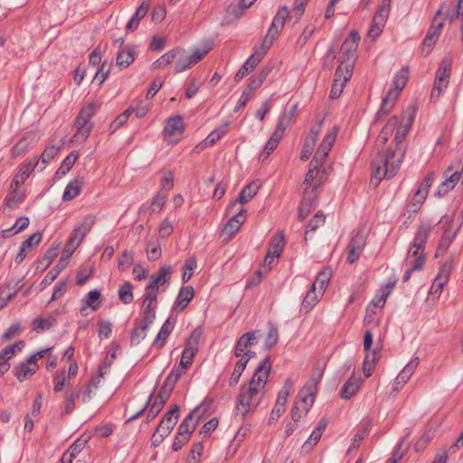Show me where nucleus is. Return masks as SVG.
Returning <instances> with one entry per match:
<instances>
[{
    "label": "nucleus",
    "mask_w": 463,
    "mask_h": 463,
    "mask_svg": "<svg viewBox=\"0 0 463 463\" xmlns=\"http://www.w3.org/2000/svg\"><path fill=\"white\" fill-rule=\"evenodd\" d=\"M270 369V356L267 355L255 369L249 383L241 386L235 407V417L239 420L253 413L261 402Z\"/></svg>",
    "instance_id": "f257e3e1"
},
{
    "label": "nucleus",
    "mask_w": 463,
    "mask_h": 463,
    "mask_svg": "<svg viewBox=\"0 0 463 463\" xmlns=\"http://www.w3.org/2000/svg\"><path fill=\"white\" fill-rule=\"evenodd\" d=\"M403 159V150L389 151L380 154L372 163V175L370 184L376 187L384 179L393 177Z\"/></svg>",
    "instance_id": "f03ea898"
},
{
    "label": "nucleus",
    "mask_w": 463,
    "mask_h": 463,
    "mask_svg": "<svg viewBox=\"0 0 463 463\" xmlns=\"http://www.w3.org/2000/svg\"><path fill=\"white\" fill-rule=\"evenodd\" d=\"M408 79V68L403 67L393 78L394 89L389 90L386 96L383 99L381 107L376 113V119L379 120L382 116L387 115L394 106L401 90L406 85Z\"/></svg>",
    "instance_id": "7ed1b4c3"
},
{
    "label": "nucleus",
    "mask_w": 463,
    "mask_h": 463,
    "mask_svg": "<svg viewBox=\"0 0 463 463\" xmlns=\"http://www.w3.org/2000/svg\"><path fill=\"white\" fill-rule=\"evenodd\" d=\"M95 112L96 105L92 103L80 109L74 123L77 128L72 137L74 142H82L90 136L93 128V124L90 122V119L94 116Z\"/></svg>",
    "instance_id": "20e7f679"
},
{
    "label": "nucleus",
    "mask_w": 463,
    "mask_h": 463,
    "mask_svg": "<svg viewBox=\"0 0 463 463\" xmlns=\"http://www.w3.org/2000/svg\"><path fill=\"white\" fill-rule=\"evenodd\" d=\"M452 65V58L448 55L445 56L437 70L436 80L430 93L431 99H437L441 95L442 91L447 89Z\"/></svg>",
    "instance_id": "39448f33"
},
{
    "label": "nucleus",
    "mask_w": 463,
    "mask_h": 463,
    "mask_svg": "<svg viewBox=\"0 0 463 463\" xmlns=\"http://www.w3.org/2000/svg\"><path fill=\"white\" fill-rule=\"evenodd\" d=\"M289 9L286 5L281 6L278 10L267 34L262 40L261 43L263 44L264 49H269L272 46L274 41L278 38L282 28L284 27L287 19L289 17Z\"/></svg>",
    "instance_id": "423d86ee"
},
{
    "label": "nucleus",
    "mask_w": 463,
    "mask_h": 463,
    "mask_svg": "<svg viewBox=\"0 0 463 463\" xmlns=\"http://www.w3.org/2000/svg\"><path fill=\"white\" fill-rule=\"evenodd\" d=\"M391 10V0H383L374 14L369 31L368 36L376 39L383 32Z\"/></svg>",
    "instance_id": "0eeeda50"
},
{
    "label": "nucleus",
    "mask_w": 463,
    "mask_h": 463,
    "mask_svg": "<svg viewBox=\"0 0 463 463\" xmlns=\"http://www.w3.org/2000/svg\"><path fill=\"white\" fill-rule=\"evenodd\" d=\"M289 119V117H288L286 114H283L282 116L279 117L275 130L273 131L271 137L266 143L264 149L260 154V160L267 159L269 154L273 152L274 149L278 146L279 141L282 139L284 136Z\"/></svg>",
    "instance_id": "6e6552de"
},
{
    "label": "nucleus",
    "mask_w": 463,
    "mask_h": 463,
    "mask_svg": "<svg viewBox=\"0 0 463 463\" xmlns=\"http://www.w3.org/2000/svg\"><path fill=\"white\" fill-rule=\"evenodd\" d=\"M172 273L171 266L161 267L157 272L150 277V281L146 287V291H155L156 295L161 291H165L163 287L169 284Z\"/></svg>",
    "instance_id": "1a4fd4ad"
},
{
    "label": "nucleus",
    "mask_w": 463,
    "mask_h": 463,
    "mask_svg": "<svg viewBox=\"0 0 463 463\" xmlns=\"http://www.w3.org/2000/svg\"><path fill=\"white\" fill-rule=\"evenodd\" d=\"M326 175V171L325 168L321 170L320 168H315L314 166H310L308 172L305 176V180L302 183L304 194H316L315 192L317 189V187L323 184L324 176Z\"/></svg>",
    "instance_id": "9d476101"
},
{
    "label": "nucleus",
    "mask_w": 463,
    "mask_h": 463,
    "mask_svg": "<svg viewBox=\"0 0 463 463\" xmlns=\"http://www.w3.org/2000/svg\"><path fill=\"white\" fill-rule=\"evenodd\" d=\"M152 397H153V395L151 394L146 404L136 414L129 417L128 421H132V420L137 419L141 414H143V412L146 411V409L148 406H149V409L146 413V421L149 422L152 420H154L155 417L161 411V410L164 407V404L165 403V402L168 398H165V393H162V392L160 391L158 395L155 398L154 402L151 405H149Z\"/></svg>",
    "instance_id": "9b49d317"
},
{
    "label": "nucleus",
    "mask_w": 463,
    "mask_h": 463,
    "mask_svg": "<svg viewBox=\"0 0 463 463\" xmlns=\"http://www.w3.org/2000/svg\"><path fill=\"white\" fill-rule=\"evenodd\" d=\"M269 49H264L261 43L260 47L256 48L254 52L247 59L242 67L235 74V81H241L247 74L251 72L260 62Z\"/></svg>",
    "instance_id": "f8f14e48"
},
{
    "label": "nucleus",
    "mask_w": 463,
    "mask_h": 463,
    "mask_svg": "<svg viewBox=\"0 0 463 463\" xmlns=\"http://www.w3.org/2000/svg\"><path fill=\"white\" fill-rule=\"evenodd\" d=\"M366 238L362 230L355 232L347 246L346 261L350 264L354 263L360 257L365 245Z\"/></svg>",
    "instance_id": "ddd939ff"
},
{
    "label": "nucleus",
    "mask_w": 463,
    "mask_h": 463,
    "mask_svg": "<svg viewBox=\"0 0 463 463\" xmlns=\"http://www.w3.org/2000/svg\"><path fill=\"white\" fill-rule=\"evenodd\" d=\"M95 221V216L91 214L87 215L83 219L82 222L73 230L68 241L70 242L71 248L79 247L83 239L92 229Z\"/></svg>",
    "instance_id": "4468645a"
},
{
    "label": "nucleus",
    "mask_w": 463,
    "mask_h": 463,
    "mask_svg": "<svg viewBox=\"0 0 463 463\" xmlns=\"http://www.w3.org/2000/svg\"><path fill=\"white\" fill-rule=\"evenodd\" d=\"M263 336L261 330H253L243 334L236 342L234 354L237 357L244 354V350L256 345Z\"/></svg>",
    "instance_id": "2eb2a0df"
},
{
    "label": "nucleus",
    "mask_w": 463,
    "mask_h": 463,
    "mask_svg": "<svg viewBox=\"0 0 463 463\" xmlns=\"http://www.w3.org/2000/svg\"><path fill=\"white\" fill-rule=\"evenodd\" d=\"M157 305V295L155 291H146L142 303L143 317L140 319L146 324H153L156 319V309Z\"/></svg>",
    "instance_id": "dca6fc26"
},
{
    "label": "nucleus",
    "mask_w": 463,
    "mask_h": 463,
    "mask_svg": "<svg viewBox=\"0 0 463 463\" xmlns=\"http://www.w3.org/2000/svg\"><path fill=\"white\" fill-rule=\"evenodd\" d=\"M201 417L202 414L200 413V407L198 406L194 408L178 426V435H184L190 439V436L195 430Z\"/></svg>",
    "instance_id": "f3484780"
},
{
    "label": "nucleus",
    "mask_w": 463,
    "mask_h": 463,
    "mask_svg": "<svg viewBox=\"0 0 463 463\" xmlns=\"http://www.w3.org/2000/svg\"><path fill=\"white\" fill-rule=\"evenodd\" d=\"M449 11H450V5H442L441 7L437 11L435 17L432 20L431 25L427 33V35L438 40L440 30L444 25L445 18L449 16Z\"/></svg>",
    "instance_id": "a211bd4d"
},
{
    "label": "nucleus",
    "mask_w": 463,
    "mask_h": 463,
    "mask_svg": "<svg viewBox=\"0 0 463 463\" xmlns=\"http://www.w3.org/2000/svg\"><path fill=\"white\" fill-rule=\"evenodd\" d=\"M186 373V369L184 368V366H175L166 379L165 380V383L163 386L161 387L160 391L162 393H165V398H168L173 392L175 385L176 382L180 379L182 375H184Z\"/></svg>",
    "instance_id": "6ab92c4d"
},
{
    "label": "nucleus",
    "mask_w": 463,
    "mask_h": 463,
    "mask_svg": "<svg viewBox=\"0 0 463 463\" xmlns=\"http://www.w3.org/2000/svg\"><path fill=\"white\" fill-rule=\"evenodd\" d=\"M179 417V406L175 405L170 411H168L164 418L161 420L157 430L165 433H171L172 430L175 426Z\"/></svg>",
    "instance_id": "aec40b11"
},
{
    "label": "nucleus",
    "mask_w": 463,
    "mask_h": 463,
    "mask_svg": "<svg viewBox=\"0 0 463 463\" xmlns=\"http://www.w3.org/2000/svg\"><path fill=\"white\" fill-rule=\"evenodd\" d=\"M285 237L282 232H278L271 238L268 250V259H278L283 251L285 246Z\"/></svg>",
    "instance_id": "412c9836"
},
{
    "label": "nucleus",
    "mask_w": 463,
    "mask_h": 463,
    "mask_svg": "<svg viewBox=\"0 0 463 463\" xmlns=\"http://www.w3.org/2000/svg\"><path fill=\"white\" fill-rule=\"evenodd\" d=\"M364 380L360 377L352 375L343 385L341 389V398L349 400L352 398L363 384Z\"/></svg>",
    "instance_id": "4be33fe9"
},
{
    "label": "nucleus",
    "mask_w": 463,
    "mask_h": 463,
    "mask_svg": "<svg viewBox=\"0 0 463 463\" xmlns=\"http://www.w3.org/2000/svg\"><path fill=\"white\" fill-rule=\"evenodd\" d=\"M433 228V225L430 222L421 223L415 233L413 239V247H417L420 249L426 248V241L430 236V233Z\"/></svg>",
    "instance_id": "5701e85b"
},
{
    "label": "nucleus",
    "mask_w": 463,
    "mask_h": 463,
    "mask_svg": "<svg viewBox=\"0 0 463 463\" xmlns=\"http://www.w3.org/2000/svg\"><path fill=\"white\" fill-rule=\"evenodd\" d=\"M419 363V357H414L406 364V366L399 373L395 379V389H398V385H403L409 381L415 369L418 367Z\"/></svg>",
    "instance_id": "b1692460"
},
{
    "label": "nucleus",
    "mask_w": 463,
    "mask_h": 463,
    "mask_svg": "<svg viewBox=\"0 0 463 463\" xmlns=\"http://www.w3.org/2000/svg\"><path fill=\"white\" fill-rule=\"evenodd\" d=\"M246 215L245 210L241 208L240 211L234 214L225 224L223 232L228 233L230 236L233 235L239 231L241 224L245 222Z\"/></svg>",
    "instance_id": "393cba45"
},
{
    "label": "nucleus",
    "mask_w": 463,
    "mask_h": 463,
    "mask_svg": "<svg viewBox=\"0 0 463 463\" xmlns=\"http://www.w3.org/2000/svg\"><path fill=\"white\" fill-rule=\"evenodd\" d=\"M354 66V62L353 61L346 63H345V61H342L335 72L334 81L340 84H344L345 86L346 82L352 76Z\"/></svg>",
    "instance_id": "a878e982"
},
{
    "label": "nucleus",
    "mask_w": 463,
    "mask_h": 463,
    "mask_svg": "<svg viewBox=\"0 0 463 463\" xmlns=\"http://www.w3.org/2000/svg\"><path fill=\"white\" fill-rule=\"evenodd\" d=\"M175 318H173L172 317H168L165 323L163 324L159 333L157 334V336L156 340L154 341V345H158L159 347H162L170 334L172 333L175 324Z\"/></svg>",
    "instance_id": "bb28decb"
},
{
    "label": "nucleus",
    "mask_w": 463,
    "mask_h": 463,
    "mask_svg": "<svg viewBox=\"0 0 463 463\" xmlns=\"http://www.w3.org/2000/svg\"><path fill=\"white\" fill-rule=\"evenodd\" d=\"M151 325L140 319H136L135 327L130 337L131 345H138L146 336V330Z\"/></svg>",
    "instance_id": "cd10ccee"
},
{
    "label": "nucleus",
    "mask_w": 463,
    "mask_h": 463,
    "mask_svg": "<svg viewBox=\"0 0 463 463\" xmlns=\"http://www.w3.org/2000/svg\"><path fill=\"white\" fill-rule=\"evenodd\" d=\"M416 109L414 108H409L402 113V119L397 128V132H400L403 137H406L413 121L415 118Z\"/></svg>",
    "instance_id": "c85d7f7f"
},
{
    "label": "nucleus",
    "mask_w": 463,
    "mask_h": 463,
    "mask_svg": "<svg viewBox=\"0 0 463 463\" xmlns=\"http://www.w3.org/2000/svg\"><path fill=\"white\" fill-rule=\"evenodd\" d=\"M38 368L39 365H30L23 362L14 367V373L19 382H23L33 376Z\"/></svg>",
    "instance_id": "c756f323"
},
{
    "label": "nucleus",
    "mask_w": 463,
    "mask_h": 463,
    "mask_svg": "<svg viewBox=\"0 0 463 463\" xmlns=\"http://www.w3.org/2000/svg\"><path fill=\"white\" fill-rule=\"evenodd\" d=\"M194 295V290L192 286L182 287L175 301V306L180 310H184L193 299Z\"/></svg>",
    "instance_id": "7c9ffc66"
},
{
    "label": "nucleus",
    "mask_w": 463,
    "mask_h": 463,
    "mask_svg": "<svg viewBox=\"0 0 463 463\" xmlns=\"http://www.w3.org/2000/svg\"><path fill=\"white\" fill-rule=\"evenodd\" d=\"M259 188L260 185L257 182L249 184L240 192L238 198L232 204L234 205L237 203L241 204L248 203L258 193Z\"/></svg>",
    "instance_id": "2f4dec72"
},
{
    "label": "nucleus",
    "mask_w": 463,
    "mask_h": 463,
    "mask_svg": "<svg viewBox=\"0 0 463 463\" xmlns=\"http://www.w3.org/2000/svg\"><path fill=\"white\" fill-rule=\"evenodd\" d=\"M184 128L183 118L180 116L170 118L165 126L164 131L165 136H175L181 134Z\"/></svg>",
    "instance_id": "473e14b6"
},
{
    "label": "nucleus",
    "mask_w": 463,
    "mask_h": 463,
    "mask_svg": "<svg viewBox=\"0 0 463 463\" xmlns=\"http://www.w3.org/2000/svg\"><path fill=\"white\" fill-rule=\"evenodd\" d=\"M315 199H316V194H304V197L301 200L300 205L298 208V218L300 220H304L310 213L311 209L314 205Z\"/></svg>",
    "instance_id": "72a5a7b5"
},
{
    "label": "nucleus",
    "mask_w": 463,
    "mask_h": 463,
    "mask_svg": "<svg viewBox=\"0 0 463 463\" xmlns=\"http://www.w3.org/2000/svg\"><path fill=\"white\" fill-rule=\"evenodd\" d=\"M135 61V52L129 48H122L117 54L116 62L120 68L128 67Z\"/></svg>",
    "instance_id": "f704fd0d"
},
{
    "label": "nucleus",
    "mask_w": 463,
    "mask_h": 463,
    "mask_svg": "<svg viewBox=\"0 0 463 463\" xmlns=\"http://www.w3.org/2000/svg\"><path fill=\"white\" fill-rule=\"evenodd\" d=\"M79 158V154L77 152H71L62 161L60 167L57 169L55 175L59 178L64 176L76 163Z\"/></svg>",
    "instance_id": "c9c22d12"
},
{
    "label": "nucleus",
    "mask_w": 463,
    "mask_h": 463,
    "mask_svg": "<svg viewBox=\"0 0 463 463\" xmlns=\"http://www.w3.org/2000/svg\"><path fill=\"white\" fill-rule=\"evenodd\" d=\"M179 52H180L175 58V71L178 73L185 71L186 69L194 65L193 61H191V58L184 49L179 48Z\"/></svg>",
    "instance_id": "e433bc0d"
},
{
    "label": "nucleus",
    "mask_w": 463,
    "mask_h": 463,
    "mask_svg": "<svg viewBox=\"0 0 463 463\" xmlns=\"http://www.w3.org/2000/svg\"><path fill=\"white\" fill-rule=\"evenodd\" d=\"M324 375V367L323 366H315L312 370L311 375L307 383L305 384V386H307V388L310 390V392H317V385L322 380Z\"/></svg>",
    "instance_id": "4c0bfd02"
},
{
    "label": "nucleus",
    "mask_w": 463,
    "mask_h": 463,
    "mask_svg": "<svg viewBox=\"0 0 463 463\" xmlns=\"http://www.w3.org/2000/svg\"><path fill=\"white\" fill-rule=\"evenodd\" d=\"M227 126L225 125L220 128L212 131L201 143L202 148L213 146L227 132Z\"/></svg>",
    "instance_id": "58836bf2"
},
{
    "label": "nucleus",
    "mask_w": 463,
    "mask_h": 463,
    "mask_svg": "<svg viewBox=\"0 0 463 463\" xmlns=\"http://www.w3.org/2000/svg\"><path fill=\"white\" fill-rule=\"evenodd\" d=\"M80 190L81 182L80 180L75 179L73 181H71L64 190L62 199L64 201H71L80 194Z\"/></svg>",
    "instance_id": "ea45409f"
},
{
    "label": "nucleus",
    "mask_w": 463,
    "mask_h": 463,
    "mask_svg": "<svg viewBox=\"0 0 463 463\" xmlns=\"http://www.w3.org/2000/svg\"><path fill=\"white\" fill-rule=\"evenodd\" d=\"M330 277H331V270L330 269H324V270H321L317 278H316V280L315 282L312 284V288L313 289H317V287L319 288V291L318 293L320 295H322L330 280Z\"/></svg>",
    "instance_id": "a19ab883"
},
{
    "label": "nucleus",
    "mask_w": 463,
    "mask_h": 463,
    "mask_svg": "<svg viewBox=\"0 0 463 463\" xmlns=\"http://www.w3.org/2000/svg\"><path fill=\"white\" fill-rule=\"evenodd\" d=\"M81 394V389L78 390H71L65 392L64 401H65V408L64 414H70L73 411L75 408V400L80 397Z\"/></svg>",
    "instance_id": "79ce46f5"
},
{
    "label": "nucleus",
    "mask_w": 463,
    "mask_h": 463,
    "mask_svg": "<svg viewBox=\"0 0 463 463\" xmlns=\"http://www.w3.org/2000/svg\"><path fill=\"white\" fill-rule=\"evenodd\" d=\"M318 295L320 294L317 293L316 289L311 287L302 301L301 310H304L305 313L309 312L318 302Z\"/></svg>",
    "instance_id": "37998d69"
},
{
    "label": "nucleus",
    "mask_w": 463,
    "mask_h": 463,
    "mask_svg": "<svg viewBox=\"0 0 463 463\" xmlns=\"http://www.w3.org/2000/svg\"><path fill=\"white\" fill-rule=\"evenodd\" d=\"M317 392H310L307 386H304L298 393L300 402L304 404L305 413H307L314 403Z\"/></svg>",
    "instance_id": "c03bdc74"
},
{
    "label": "nucleus",
    "mask_w": 463,
    "mask_h": 463,
    "mask_svg": "<svg viewBox=\"0 0 463 463\" xmlns=\"http://www.w3.org/2000/svg\"><path fill=\"white\" fill-rule=\"evenodd\" d=\"M338 127L335 126L332 131L324 137L323 141L321 142L317 149L328 155L333 145L335 142Z\"/></svg>",
    "instance_id": "a18cd8bd"
},
{
    "label": "nucleus",
    "mask_w": 463,
    "mask_h": 463,
    "mask_svg": "<svg viewBox=\"0 0 463 463\" xmlns=\"http://www.w3.org/2000/svg\"><path fill=\"white\" fill-rule=\"evenodd\" d=\"M248 362H249V358H244V357H241L237 362V364H235V367L233 369V372L230 377V380H229V384L231 386L238 383V382L241 378V375L243 370L245 369Z\"/></svg>",
    "instance_id": "49530a36"
},
{
    "label": "nucleus",
    "mask_w": 463,
    "mask_h": 463,
    "mask_svg": "<svg viewBox=\"0 0 463 463\" xmlns=\"http://www.w3.org/2000/svg\"><path fill=\"white\" fill-rule=\"evenodd\" d=\"M132 290L133 286L128 281H126L123 285L120 286L118 288V298L123 304L128 305L133 301L134 297Z\"/></svg>",
    "instance_id": "de8ad7c7"
},
{
    "label": "nucleus",
    "mask_w": 463,
    "mask_h": 463,
    "mask_svg": "<svg viewBox=\"0 0 463 463\" xmlns=\"http://www.w3.org/2000/svg\"><path fill=\"white\" fill-rule=\"evenodd\" d=\"M24 199V194H20L18 193L17 191H13L11 190L8 194L6 195L5 199V209H8V210H13L15 208V206L22 203Z\"/></svg>",
    "instance_id": "09e8293b"
},
{
    "label": "nucleus",
    "mask_w": 463,
    "mask_h": 463,
    "mask_svg": "<svg viewBox=\"0 0 463 463\" xmlns=\"http://www.w3.org/2000/svg\"><path fill=\"white\" fill-rule=\"evenodd\" d=\"M279 340V331L278 328L272 324L269 323V332L266 335L265 342H264V348L266 350L271 349Z\"/></svg>",
    "instance_id": "8fccbe9b"
},
{
    "label": "nucleus",
    "mask_w": 463,
    "mask_h": 463,
    "mask_svg": "<svg viewBox=\"0 0 463 463\" xmlns=\"http://www.w3.org/2000/svg\"><path fill=\"white\" fill-rule=\"evenodd\" d=\"M376 351L373 350L372 354L368 353L364 361L363 371L366 378L370 377L374 370V364L377 360Z\"/></svg>",
    "instance_id": "3c124183"
},
{
    "label": "nucleus",
    "mask_w": 463,
    "mask_h": 463,
    "mask_svg": "<svg viewBox=\"0 0 463 463\" xmlns=\"http://www.w3.org/2000/svg\"><path fill=\"white\" fill-rule=\"evenodd\" d=\"M325 222V215L322 211H318L308 222L306 231V237L309 232H315L319 226Z\"/></svg>",
    "instance_id": "603ef678"
},
{
    "label": "nucleus",
    "mask_w": 463,
    "mask_h": 463,
    "mask_svg": "<svg viewBox=\"0 0 463 463\" xmlns=\"http://www.w3.org/2000/svg\"><path fill=\"white\" fill-rule=\"evenodd\" d=\"M399 118L397 117H392L389 118L385 126L383 128L381 135L379 137L383 139V143L388 139V136L392 133V131L399 127Z\"/></svg>",
    "instance_id": "864d4df0"
},
{
    "label": "nucleus",
    "mask_w": 463,
    "mask_h": 463,
    "mask_svg": "<svg viewBox=\"0 0 463 463\" xmlns=\"http://www.w3.org/2000/svg\"><path fill=\"white\" fill-rule=\"evenodd\" d=\"M61 146H47L41 156V161L43 165L49 164L59 154ZM45 165L42 167L43 169Z\"/></svg>",
    "instance_id": "5fc2aeb1"
},
{
    "label": "nucleus",
    "mask_w": 463,
    "mask_h": 463,
    "mask_svg": "<svg viewBox=\"0 0 463 463\" xmlns=\"http://www.w3.org/2000/svg\"><path fill=\"white\" fill-rule=\"evenodd\" d=\"M89 439L83 436L77 439L67 449L74 458H76L81 450L85 448Z\"/></svg>",
    "instance_id": "6e6d98bb"
},
{
    "label": "nucleus",
    "mask_w": 463,
    "mask_h": 463,
    "mask_svg": "<svg viewBox=\"0 0 463 463\" xmlns=\"http://www.w3.org/2000/svg\"><path fill=\"white\" fill-rule=\"evenodd\" d=\"M100 296V292L97 289L90 291L85 299V305L94 311L97 310L100 305V302L99 301Z\"/></svg>",
    "instance_id": "4d7b16f0"
},
{
    "label": "nucleus",
    "mask_w": 463,
    "mask_h": 463,
    "mask_svg": "<svg viewBox=\"0 0 463 463\" xmlns=\"http://www.w3.org/2000/svg\"><path fill=\"white\" fill-rule=\"evenodd\" d=\"M37 165L38 162L33 161H25L22 164L18 173L21 175V182H24L26 180V178L31 175Z\"/></svg>",
    "instance_id": "13d9d810"
},
{
    "label": "nucleus",
    "mask_w": 463,
    "mask_h": 463,
    "mask_svg": "<svg viewBox=\"0 0 463 463\" xmlns=\"http://www.w3.org/2000/svg\"><path fill=\"white\" fill-rule=\"evenodd\" d=\"M166 194L165 193L158 192L152 199L151 203V212L156 213L162 210L165 200Z\"/></svg>",
    "instance_id": "bf43d9fd"
},
{
    "label": "nucleus",
    "mask_w": 463,
    "mask_h": 463,
    "mask_svg": "<svg viewBox=\"0 0 463 463\" xmlns=\"http://www.w3.org/2000/svg\"><path fill=\"white\" fill-rule=\"evenodd\" d=\"M146 250L149 260H156L161 256V247L159 243L148 242Z\"/></svg>",
    "instance_id": "052dcab7"
},
{
    "label": "nucleus",
    "mask_w": 463,
    "mask_h": 463,
    "mask_svg": "<svg viewBox=\"0 0 463 463\" xmlns=\"http://www.w3.org/2000/svg\"><path fill=\"white\" fill-rule=\"evenodd\" d=\"M195 268H196V262L194 260L190 259L185 261V263L183 267L184 272H183V276H182L184 282H187L191 279V277L193 275V271L194 270Z\"/></svg>",
    "instance_id": "680f3d73"
},
{
    "label": "nucleus",
    "mask_w": 463,
    "mask_h": 463,
    "mask_svg": "<svg viewBox=\"0 0 463 463\" xmlns=\"http://www.w3.org/2000/svg\"><path fill=\"white\" fill-rule=\"evenodd\" d=\"M196 352L193 351L192 348H184L182 353V358L179 365L184 366V369H187L193 362V358Z\"/></svg>",
    "instance_id": "e2e57ef3"
},
{
    "label": "nucleus",
    "mask_w": 463,
    "mask_h": 463,
    "mask_svg": "<svg viewBox=\"0 0 463 463\" xmlns=\"http://www.w3.org/2000/svg\"><path fill=\"white\" fill-rule=\"evenodd\" d=\"M357 46L355 45H347L345 47V41L343 43L341 46V52L344 55V58L348 62H354V57H355V52H356Z\"/></svg>",
    "instance_id": "0e129e2a"
},
{
    "label": "nucleus",
    "mask_w": 463,
    "mask_h": 463,
    "mask_svg": "<svg viewBox=\"0 0 463 463\" xmlns=\"http://www.w3.org/2000/svg\"><path fill=\"white\" fill-rule=\"evenodd\" d=\"M451 269H452V265H451L450 261L444 262L440 266L439 273L436 276V279H439L441 281L448 282L449 278V274L451 272Z\"/></svg>",
    "instance_id": "69168bd1"
},
{
    "label": "nucleus",
    "mask_w": 463,
    "mask_h": 463,
    "mask_svg": "<svg viewBox=\"0 0 463 463\" xmlns=\"http://www.w3.org/2000/svg\"><path fill=\"white\" fill-rule=\"evenodd\" d=\"M52 325V319L35 318L32 323V327L36 331H43L49 329Z\"/></svg>",
    "instance_id": "338daca9"
},
{
    "label": "nucleus",
    "mask_w": 463,
    "mask_h": 463,
    "mask_svg": "<svg viewBox=\"0 0 463 463\" xmlns=\"http://www.w3.org/2000/svg\"><path fill=\"white\" fill-rule=\"evenodd\" d=\"M28 147V143L25 138L20 139L13 147H12V156L18 157L22 156Z\"/></svg>",
    "instance_id": "774afa93"
}]
</instances>
